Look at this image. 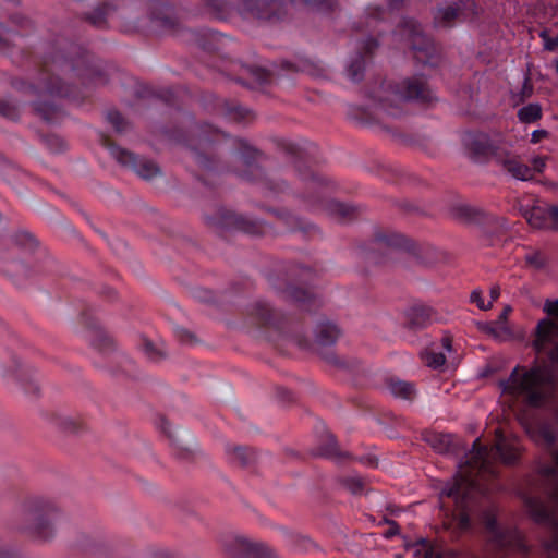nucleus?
<instances>
[{"mask_svg": "<svg viewBox=\"0 0 558 558\" xmlns=\"http://www.w3.org/2000/svg\"><path fill=\"white\" fill-rule=\"evenodd\" d=\"M13 242L16 246L27 253H34L38 246V240L27 231H17L13 234Z\"/></svg>", "mask_w": 558, "mask_h": 558, "instance_id": "nucleus-41", "label": "nucleus"}, {"mask_svg": "<svg viewBox=\"0 0 558 558\" xmlns=\"http://www.w3.org/2000/svg\"><path fill=\"white\" fill-rule=\"evenodd\" d=\"M215 131L210 125H204L199 133L197 134L198 142L196 147L194 148V154L196 161L198 165L206 171L216 170L218 167V161L209 157L206 151L203 149L210 143V138L208 137V133Z\"/></svg>", "mask_w": 558, "mask_h": 558, "instance_id": "nucleus-27", "label": "nucleus"}, {"mask_svg": "<svg viewBox=\"0 0 558 558\" xmlns=\"http://www.w3.org/2000/svg\"><path fill=\"white\" fill-rule=\"evenodd\" d=\"M22 513L31 521L34 533L49 539L56 535L54 519L60 514V507L43 496H29L21 504Z\"/></svg>", "mask_w": 558, "mask_h": 558, "instance_id": "nucleus-7", "label": "nucleus"}, {"mask_svg": "<svg viewBox=\"0 0 558 558\" xmlns=\"http://www.w3.org/2000/svg\"><path fill=\"white\" fill-rule=\"evenodd\" d=\"M206 10L217 19L226 20L233 12V4L230 0H203Z\"/></svg>", "mask_w": 558, "mask_h": 558, "instance_id": "nucleus-36", "label": "nucleus"}, {"mask_svg": "<svg viewBox=\"0 0 558 558\" xmlns=\"http://www.w3.org/2000/svg\"><path fill=\"white\" fill-rule=\"evenodd\" d=\"M555 466H546L542 470V474L553 481L555 487L553 488L551 495L558 501V452L553 454Z\"/></svg>", "mask_w": 558, "mask_h": 558, "instance_id": "nucleus-52", "label": "nucleus"}, {"mask_svg": "<svg viewBox=\"0 0 558 558\" xmlns=\"http://www.w3.org/2000/svg\"><path fill=\"white\" fill-rule=\"evenodd\" d=\"M525 263L535 269H543L547 264V258L542 252L535 251L525 256Z\"/></svg>", "mask_w": 558, "mask_h": 558, "instance_id": "nucleus-57", "label": "nucleus"}, {"mask_svg": "<svg viewBox=\"0 0 558 558\" xmlns=\"http://www.w3.org/2000/svg\"><path fill=\"white\" fill-rule=\"evenodd\" d=\"M464 146L474 156L493 157L497 159V154L502 150L499 141L490 138L485 133H468L463 138Z\"/></svg>", "mask_w": 558, "mask_h": 558, "instance_id": "nucleus-21", "label": "nucleus"}, {"mask_svg": "<svg viewBox=\"0 0 558 558\" xmlns=\"http://www.w3.org/2000/svg\"><path fill=\"white\" fill-rule=\"evenodd\" d=\"M338 483L354 496H360L365 492V481L360 476H342L338 478Z\"/></svg>", "mask_w": 558, "mask_h": 558, "instance_id": "nucleus-42", "label": "nucleus"}, {"mask_svg": "<svg viewBox=\"0 0 558 558\" xmlns=\"http://www.w3.org/2000/svg\"><path fill=\"white\" fill-rule=\"evenodd\" d=\"M558 378L555 369L546 364L534 365L526 369L517 366L509 378L500 383L502 392L533 408H538L549 401L556 391Z\"/></svg>", "mask_w": 558, "mask_h": 558, "instance_id": "nucleus-4", "label": "nucleus"}, {"mask_svg": "<svg viewBox=\"0 0 558 558\" xmlns=\"http://www.w3.org/2000/svg\"><path fill=\"white\" fill-rule=\"evenodd\" d=\"M114 12V8L105 3L98 8H96L92 13L86 16V20L96 27H104L107 23V19L112 15Z\"/></svg>", "mask_w": 558, "mask_h": 558, "instance_id": "nucleus-40", "label": "nucleus"}, {"mask_svg": "<svg viewBox=\"0 0 558 558\" xmlns=\"http://www.w3.org/2000/svg\"><path fill=\"white\" fill-rule=\"evenodd\" d=\"M421 356L426 366L434 369L441 367L446 362V357L442 353L434 352L429 349L424 350Z\"/></svg>", "mask_w": 558, "mask_h": 558, "instance_id": "nucleus-51", "label": "nucleus"}, {"mask_svg": "<svg viewBox=\"0 0 558 558\" xmlns=\"http://www.w3.org/2000/svg\"><path fill=\"white\" fill-rule=\"evenodd\" d=\"M312 267L305 265H287L270 270L267 275L269 284L288 302L300 307H307L317 302V295L305 287L294 283L302 275H314Z\"/></svg>", "mask_w": 558, "mask_h": 558, "instance_id": "nucleus-5", "label": "nucleus"}, {"mask_svg": "<svg viewBox=\"0 0 558 558\" xmlns=\"http://www.w3.org/2000/svg\"><path fill=\"white\" fill-rule=\"evenodd\" d=\"M92 347L104 355H109L118 350L116 339L104 328L97 327L92 331Z\"/></svg>", "mask_w": 558, "mask_h": 558, "instance_id": "nucleus-30", "label": "nucleus"}, {"mask_svg": "<svg viewBox=\"0 0 558 558\" xmlns=\"http://www.w3.org/2000/svg\"><path fill=\"white\" fill-rule=\"evenodd\" d=\"M313 454L330 459L338 464H345L354 460V457L349 451L341 449L332 435H328L326 439L313 450Z\"/></svg>", "mask_w": 558, "mask_h": 558, "instance_id": "nucleus-25", "label": "nucleus"}, {"mask_svg": "<svg viewBox=\"0 0 558 558\" xmlns=\"http://www.w3.org/2000/svg\"><path fill=\"white\" fill-rule=\"evenodd\" d=\"M58 425L66 434L76 435L85 430V424L80 418L73 416H59Z\"/></svg>", "mask_w": 558, "mask_h": 558, "instance_id": "nucleus-43", "label": "nucleus"}, {"mask_svg": "<svg viewBox=\"0 0 558 558\" xmlns=\"http://www.w3.org/2000/svg\"><path fill=\"white\" fill-rule=\"evenodd\" d=\"M434 310L427 305H414L407 312V326L410 329L424 328L430 320Z\"/></svg>", "mask_w": 558, "mask_h": 558, "instance_id": "nucleus-31", "label": "nucleus"}, {"mask_svg": "<svg viewBox=\"0 0 558 558\" xmlns=\"http://www.w3.org/2000/svg\"><path fill=\"white\" fill-rule=\"evenodd\" d=\"M204 218L207 226L218 232L235 230L250 235H264L271 229L264 221L251 219L222 206L209 209Z\"/></svg>", "mask_w": 558, "mask_h": 558, "instance_id": "nucleus-8", "label": "nucleus"}, {"mask_svg": "<svg viewBox=\"0 0 558 558\" xmlns=\"http://www.w3.org/2000/svg\"><path fill=\"white\" fill-rule=\"evenodd\" d=\"M196 40L201 48L209 52L219 51L223 44V37L214 32L197 34Z\"/></svg>", "mask_w": 558, "mask_h": 558, "instance_id": "nucleus-39", "label": "nucleus"}, {"mask_svg": "<svg viewBox=\"0 0 558 558\" xmlns=\"http://www.w3.org/2000/svg\"><path fill=\"white\" fill-rule=\"evenodd\" d=\"M476 14L477 11L475 10L474 2L472 0H463L459 3L438 9L434 16V23L437 27L450 28L456 22Z\"/></svg>", "mask_w": 558, "mask_h": 558, "instance_id": "nucleus-18", "label": "nucleus"}, {"mask_svg": "<svg viewBox=\"0 0 558 558\" xmlns=\"http://www.w3.org/2000/svg\"><path fill=\"white\" fill-rule=\"evenodd\" d=\"M542 116V108L538 104H530L518 111V117L523 123L537 121Z\"/></svg>", "mask_w": 558, "mask_h": 558, "instance_id": "nucleus-48", "label": "nucleus"}, {"mask_svg": "<svg viewBox=\"0 0 558 558\" xmlns=\"http://www.w3.org/2000/svg\"><path fill=\"white\" fill-rule=\"evenodd\" d=\"M104 145L109 148L112 157L121 166L131 168L143 180L149 181L162 174L161 168L155 161L117 147L108 138H105Z\"/></svg>", "mask_w": 558, "mask_h": 558, "instance_id": "nucleus-12", "label": "nucleus"}, {"mask_svg": "<svg viewBox=\"0 0 558 558\" xmlns=\"http://www.w3.org/2000/svg\"><path fill=\"white\" fill-rule=\"evenodd\" d=\"M317 352L320 359L328 365L339 369L348 367V363L336 351L331 350L330 347L317 349Z\"/></svg>", "mask_w": 558, "mask_h": 558, "instance_id": "nucleus-44", "label": "nucleus"}, {"mask_svg": "<svg viewBox=\"0 0 558 558\" xmlns=\"http://www.w3.org/2000/svg\"><path fill=\"white\" fill-rule=\"evenodd\" d=\"M398 35L422 64H434L438 59V49L433 39L424 32L417 21L404 17L398 25Z\"/></svg>", "mask_w": 558, "mask_h": 558, "instance_id": "nucleus-9", "label": "nucleus"}, {"mask_svg": "<svg viewBox=\"0 0 558 558\" xmlns=\"http://www.w3.org/2000/svg\"><path fill=\"white\" fill-rule=\"evenodd\" d=\"M389 391L396 398H401L407 401H412L416 396V388L414 384L398 378H390L387 380Z\"/></svg>", "mask_w": 558, "mask_h": 558, "instance_id": "nucleus-33", "label": "nucleus"}, {"mask_svg": "<svg viewBox=\"0 0 558 558\" xmlns=\"http://www.w3.org/2000/svg\"><path fill=\"white\" fill-rule=\"evenodd\" d=\"M133 28L147 29L155 34H173L180 28V22L169 8L159 4L151 8L148 20L134 25Z\"/></svg>", "mask_w": 558, "mask_h": 558, "instance_id": "nucleus-16", "label": "nucleus"}, {"mask_svg": "<svg viewBox=\"0 0 558 558\" xmlns=\"http://www.w3.org/2000/svg\"><path fill=\"white\" fill-rule=\"evenodd\" d=\"M533 349L546 353L551 362L558 364V323L548 318L541 319L534 331Z\"/></svg>", "mask_w": 558, "mask_h": 558, "instance_id": "nucleus-14", "label": "nucleus"}, {"mask_svg": "<svg viewBox=\"0 0 558 558\" xmlns=\"http://www.w3.org/2000/svg\"><path fill=\"white\" fill-rule=\"evenodd\" d=\"M229 148L243 162L244 168L239 170L241 178L252 182H262L275 193H284L289 190L287 180L268 175L257 163L265 158L263 150L240 137L232 138Z\"/></svg>", "mask_w": 558, "mask_h": 558, "instance_id": "nucleus-6", "label": "nucleus"}, {"mask_svg": "<svg viewBox=\"0 0 558 558\" xmlns=\"http://www.w3.org/2000/svg\"><path fill=\"white\" fill-rule=\"evenodd\" d=\"M271 142L274 143V145L276 146V148L286 154L287 156L291 157V161H290V165L289 167L286 169V177L287 178H283L284 180H287L288 184H289V187L291 185H295L296 186V191H300L301 189L304 187V183L300 180V178L293 172V163L295 161H301L303 162L306 167H308L303 160H301L300 158H298V155H299V147L286 140V138H282V137H274L271 140Z\"/></svg>", "mask_w": 558, "mask_h": 558, "instance_id": "nucleus-22", "label": "nucleus"}, {"mask_svg": "<svg viewBox=\"0 0 558 558\" xmlns=\"http://www.w3.org/2000/svg\"><path fill=\"white\" fill-rule=\"evenodd\" d=\"M281 68L283 70L293 71V72H304L314 77L324 76L325 70L324 68L315 61L312 60H301L299 63L293 64L290 62H282Z\"/></svg>", "mask_w": 558, "mask_h": 558, "instance_id": "nucleus-35", "label": "nucleus"}, {"mask_svg": "<svg viewBox=\"0 0 558 558\" xmlns=\"http://www.w3.org/2000/svg\"><path fill=\"white\" fill-rule=\"evenodd\" d=\"M482 522L487 532L488 541L498 549L517 547L523 549L521 536L512 530L500 529L496 524L495 513L492 509H486L482 513Z\"/></svg>", "mask_w": 558, "mask_h": 558, "instance_id": "nucleus-15", "label": "nucleus"}, {"mask_svg": "<svg viewBox=\"0 0 558 558\" xmlns=\"http://www.w3.org/2000/svg\"><path fill=\"white\" fill-rule=\"evenodd\" d=\"M293 172L304 183L303 189L295 191V197L306 209H320L331 219L342 225L359 220L362 215V207L354 203L326 197L323 189L328 185V181L315 173L310 167L301 161H295Z\"/></svg>", "mask_w": 558, "mask_h": 558, "instance_id": "nucleus-3", "label": "nucleus"}, {"mask_svg": "<svg viewBox=\"0 0 558 558\" xmlns=\"http://www.w3.org/2000/svg\"><path fill=\"white\" fill-rule=\"evenodd\" d=\"M424 439L434 450H436L439 453H448L453 447L450 435L439 433H426Z\"/></svg>", "mask_w": 558, "mask_h": 558, "instance_id": "nucleus-38", "label": "nucleus"}, {"mask_svg": "<svg viewBox=\"0 0 558 558\" xmlns=\"http://www.w3.org/2000/svg\"><path fill=\"white\" fill-rule=\"evenodd\" d=\"M341 330L330 322H320L315 328V344L317 349L332 347L337 343Z\"/></svg>", "mask_w": 558, "mask_h": 558, "instance_id": "nucleus-29", "label": "nucleus"}, {"mask_svg": "<svg viewBox=\"0 0 558 558\" xmlns=\"http://www.w3.org/2000/svg\"><path fill=\"white\" fill-rule=\"evenodd\" d=\"M496 218L501 221V225L496 223V222H486V221H482L481 223H478V226L482 227L484 233L487 236L498 235V234L505 232L507 229L506 219L501 218V217H497V216H496Z\"/></svg>", "mask_w": 558, "mask_h": 558, "instance_id": "nucleus-55", "label": "nucleus"}, {"mask_svg": "<svg viewBox=\"0 0 558 558\" xmlns=\"http://www.w3.org/2000/svg\"><path fill=\"white\" fill-rule=\"evenodd\" d=\"M496 435L497 442L490 450L482 446L480 439L473 442L470 458L460 466L451 486L440 494V498L446 496L454 501L458 513L452 514V520L445 522L444 527L449 530L454 523V534L457 536L470 527L468 512L472 509L475 495L485 493L481 481L495 475L493 460L500 459L508 465L518 460L519 447L509 442L499 429L496 430Z\"/></svg>", "mask_w": 558, "mask_h": 558, "instance_id": "nucleus-1", "label": "nucleus"}, {"mask_svg": "<svg viewBox=\"0 0 558 558\" xmlns=\"http://www.w3.org/2000/svg\"><path fill=\"white\" fill-rule=\"evenodd\" d=\"M453 217L462 222L478 225L482 221L496 222L501 225V221L496 216L486 213L485 210L470 206L460 205L453 208Z\"/></svg>", "mask_w": 558, "mask_h": 558, "instance_id": "nucleus-26", "label": "nucleus"}, {"mask_svg": "<svg viewBox=\"0 0 558 558\" xmlns=\"http://www.w3.org/2000/svg\"><path fill=\"white\" fill-rule=\"evenodd\" d=\"M365 69V58L359 52L350 62L348 73L351 80L357 82L363 76Z\"/></svg>", "mask_w": 558, "mask_h": 558, "instance_id": "nucleus-49", "label": "nucleus"}, {"mask_svg": "<svg viewBox=\"0 0 558 558\" xmlns=\"http://www.w3.org/2000/svg\"><path fill=\"white\" fill-rule=\"evenodd\" d=\"M238 10L243 16L275 22L287 16L288 0H239Z\"/></svg>", "mask_w": 558, "mask_h": 558, "instance_id": "nucleus-13", "label": "nucleus"}, {"mask_svg": "<svg viewBox=\"0 0 558 558\" xmlns=\"http://www.w3.org/2000/svg\"><path fill=\"white\" fill-rule=\"evenodd\" d=\"M230 453L242 468L252 465L256 460L255 453L245 447L235 446L230 449Z\"/></svg>", "mask_w": 558, "mask_h": 558, "instance_id": "nucleus-47", "label": "nucleus"}, {"mask_svg": "<svg viewBox=\"0 0 558 558\" xmlns=\"http://www.w3.org/2000/svg\"><path fill=\"white\" fill-rule=\"evenodd\" d=\"M250 315L260 324L272 326L281 330L288 338L294 341L300 348L310 345L308 338L301 333L293 322L287 320L279 313L274 311L267 303L256 302L251 306Z\"/></svg>", "mask_w": 558, "mask_h": 558, "instance_id": "nucleus-11", "label": "nucleus"}, {"mask_svg": "<svg viewBox=\"0 0 558 558\" xmlns=\"http://www.w3.org/2000/svg\"><path fill=\"white\" fill-rule=\"evenodd\" d=\"M476 326L481 331L494 338H498L500 336V332L490 323L478 322Z\"/></svg>", "mask_w": 558, "mask_h": 558, "instance_id": "nucleus-63", "label": "nucleus"}, {"mask_svg": "<svg viewBox=\"0 0 558 558\" xmlns=\"http://www.w3.org/2000/svg\"><path fill=\"white\" fill-rule=\"evenodd\" d=\"M107 82V75L89 54L76 46L64 44L46 59L36 92L69 97L78 94L82 87Z\"/></svg>", "mask_w": 558, "mask_h": 558, "instance_id": "nucleus-2", "label": "nucleus"}, {"mask_svg": "<svg viewBox=\"0 0 558 558\" xmlns=\"http://www.w3.org/2000/svg\"><path fill=\"white\" fill-rule=\"evenodd\" d=\"M544 311L548 315L558 317V300H556V301L547 300L544 305Z\"/></svg>", "mask_w": 558, "mask_h": 558, "instance_id": "nucleus-64", "label": "nucleus"}, {"mask_svg": "<svg viewBox=\"0 0 558 558\" xmlns=\"http://www.w3.org/2000/svg\"><path fill=\"white\" fill-rule=\"evenodd\" d=\"M404 253H407L416 265L428 269L435 268L439 264L448 260V254L446 252L432 245H423L412 238Z\"/></svg>", "mask_w": 558, "mask_h": 558, "instance_id": "nucleus-17", "label": "nucleus"}, {"mask_svg": "<svg viewBox=\"0 0 558 558\" xmlns=\"http://www.w3.org/2000/svg\"><path fill=\"white\" fill-rule=\"evenodd\" d=\"M470 301L475 303L477 307L482 311H488L493 307V302L485 303L482 296V292L480 290H474L471 292Z\"/></svg>", "mask_w": 558, "mask_h": 558, "instance_id": "nucleus-60", "label": "nucleus"}, {"mask_svg": "<svg viewBox=\"0 0 558 558\" xmlns=\"http://www.w3.org/2000/svg\"><path fill=\"white\" fill-rule=\"evenodd\" d=\"M415 556L423 558H452V554L440 551L432 547L425 539L418 542V547L415 549Z\"/></svg>", "mask_w": 558, "mask_h": 558, "instance_id": "nucleus-46", "label": "nucleus"}, {"mask_svg": "<svg viewBox=\"0 0 558 558\" xmlns=\"http://www.w3.org/2000/svg\"><path fill=\"white\" fill-rule=\"evenodd\" d=\"M34 108L37 114L49 123L58 122L63 117L62 109L53 104L37 101Z\"/></svg>", "mask_w": 558, "mask_h": 558, "instance_id": "nucleus-37", "label": "nucleus"}, {"mask_svg": "<svg viewBox=\"0 0 558 558\" xmlns=\"http://www.w3.org/2000/svg\"><path fill=\"white\" fill-rule=\"evenodd\" d=\"M410 236L395 229L375 226L367 241L356 243L355 247L362 255H369L374 250H392L405 252Z\"/></svg>", "mask_w": 558, "mask_h": 558, "instance_id": "nucleus-10", "label": "nucleus"}, {"mask_svg": "<svg viewBox=\"0 0 558 558\" xmlns=\"http://www.w3.org/2000/svg\"><path fill=\"white\" fill-rule=\"evenodd\" d=\"M247 72L258 82L259 84H270L277 76L276 72L269 71L260 66H248Z\"/></svg>", "mask_w": 558, "mask_h": 558, "instance_id": "nucleus-50", "label": "nucleus"}, {"mask_svg": "<svg viewBox=\"0 0 558 558\" xmlns=\"http://www.w3.org/2000/svg\"><path fill=\"white\" fill-rule=\"evenodd\" d=\"M525 505L531 515L538 522H545L549 519V512L545 505L535 498H527Z\"/></svg>", "mask_w": 558, "mask_h": 558, "instance_id": "nucleus-45", "label": "nucleus"}, {"mask_svg": "<svg viewBox=\"0 0 558 558\" xmlns=\"http://www.w3.org/2000/svg\"><path fill=\"white\" fill-rule=\"evenodd\" d=\"M260 543L243 535H230L221 539V548L228 558H255Z\"/></svg>", "mask_w": 558, "mask_h": 558, "instance_id": "nucleus-19", "label": "nucleus"}, {"mask_svg": "<svg viewBox=\"0 0 558 558\" xmlns=\"http://www.w3.org/2000/svg\"><path fill=\"white\" fill-rule=\"evenodd\" d=\"M496 161L517 180L526 181L533 179V170L527 165L521 162L518 156L505 148L497 154Z\"/></svg>", "mask_w": 558, "mask_h": 558, "instance_id": "nucleus-24", "label": "nucleus"}, {"mask_svg": "<svg viewBox=\"0 0 558 558\" xmlns=\"http://www.w3.org/2000/svg\"><path fill=\"white\" fill-rule=\"evenodd\" d=\"M19 114L20 111L17 106L8 100L0 99V116L7 119L15 120L19 118Z\"/></svg>", "mask_w": 558, "mask_h": 558, "instance_id": "nucleus-58", "label": "nucleus"}, {"mask_svg": "<svg viewBox=\"0 0 558 558\" xmlns=\"http://www.w3.org/2000/svg\"><path fill=\"white\" fill-rule=\"evenodd\" d=\"M395 97L397 99L416 100L422 104L430 102L434 99L433 93L423 76H414L404 81L402 95L395 94Z\"/></svg>", "mask_w": 558, "mask_h": 558, "instance_id": "nucleus-23", "label": "nucleus"}, {"mask_svg": "<svg viewBox=\"0 0 558 558\" xmlns=\"http://www.w3.org/2000/svg\"><path fill=\"white\" fill-rule=\"evenodd\" d=\"M547 218L546 208L534 207L527 215V222L536 229H541L545 227V219Z\"/></svg>", "mask_w": 558, "mask_h": 558, "instance_id": "nucleus-53", "label": "nucleus"}, {"mask_svg": "<svg viewBox=\"0 0 558 558\" xmlns=\"http://www.w3.org/2000/svg\"><path fill=\"white\" fill-rule=\"evenodd\" d=\"M160 429L161 432L175 445L178 449V454L181 459H190L194 457L193 448L184 445L180 439H178L173 433L172 425L170 421L161 416L160 417Z\"/></svg>", "mask_w": 558, "mask_h": 558, "instance_id": "nucleus-34", "label": "nucleus"}, {"mask_svg": "<svg viewBox=\"0 0 558 558\" xmlns=\"http://www.w3.org/2000/svg\"><path fill=\"white\" fill-rule=\"evenodd\" d=\"M220 111L234 122L252 121L255 118L252 110L232 101H225L220 107Z\"/></svg>", "mask_w": 558, "mask_h": 558, "instance_id": "nucleus-32", "label": "nucleus"}, {"mask_svg": "<svg viewBox=\"0 0 558 558\" xmlns=\"http://www.w3.org/2000/svg\"><path fill=\"white\" fill-rule=\"evenodd\" d=\"M107 119L118 133H122L129 128V122L118 111H108Z\"/></svg>", "mask_w": 558, "mask_h": 558, "instance_id": "nucleus-56", "label": "nucleus"}, {"mask_svg": "<svg viewBox=\"0 0 558 558\" xmlns=\"http://www.w3.org/2000/svg\"><path fill=\"white\" fill-rule=\"evenodd\" d=\"M533 437L535 438L536 441H543L546 445H551L556 439V434L553 429L543 426Z\"/></svg>", "mask_w": 558, "mask_h": 558, "instance_id": "nucleus-59", "label": "nucleus"}, {"mask_svg": "<svg viewBox=\"0 0 558 558\" xmlns=\"http://www.w3.org/2000/svg\"><path fill=\"white\" fill-rule=\"evenodd\" d=\"M305 5L318 9L330 10L333 7V0H301Z\"/></svg>", "mask_w": 558, "mask_h": 558, "instance_id": "nucleus-61", "label": "nucleus"}, {"mask_svg": "<svg viewBox=\"0 0 558 558\" xmlns=\"http://www.w3.org/2000/svg\"><path fill=\"white\" fill-rule=\"evenodd\" d=\"M143 351L153 361H160L166 357V352L158 348L150 339L143 338Z\"/></svg>", "mask_w": 558, "mask_h": 558, "instance_id": "nucleus-54", "label": "nucleus"}, {"mask_svg": "<svg viewBox=\"0 0 558 558\" xmlns=\"http://www.w3.org/2000/svg\"><path fill=\"white\" fill-rule=\"evenodd\" d=\"M275 214L290 228L291 231H300L305 235H312L319 232L317 225L289 210H277Z\"/></svg>", "mask_w": 558, "mask_h": 558, "instance_id": "nucleus-28", "label": "nucleus"}, {"mask_svg": "<svg viewBox=\"0 0 558 558\" xmlns=\"http://www.w3.org/2000/svg\"><path fill=\"white\" fill-rule=\"evenodd\" d=\"M255 558H281L280 555L270 546L260 543L259 549Z\"/></svg>", "mask_w": 558, "mask_h": 558, "instance_id": "nucleus-62", "label": "nucleus"}, {"mask_svg": "<svg viewBox=\"0 0 558 558\" xmlns=\"http://www.w3.org/2000/svg\"><path fill=\"white\" fill-rule=\"evenodd\" d=\"M260 543L243 535H230L221 539V548L228 558H255Z\"/></svg>", "mask_w": 558, "mask_h": 558, "instance_id": "nucleus-20", "label": "nucleus"}]
</instances>
